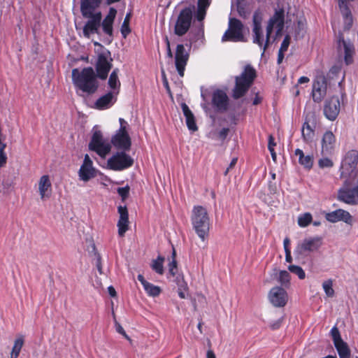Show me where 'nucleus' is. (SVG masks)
I'll list each match as a JSON object with an SVG mask.
<instances>
[{
  "label": "nucleus",
  "instance_id": "1",
  "mask_svg": "<svg viewBox=\"0 0 358 358\" xmlns=\"http://www.w3.org/2000/svg\"><path fill=\"white\" fill-rule=\"evenodd\" d=\"M102 0H80V12L84 18L88 19L83 27V35L90 38L93 34H99L100 27L108 36H113V24L117 10L110 8L103 21L102 14L99 10Z\"/></svg>",
  "mask_w": 358,
  "mask_h": 358
},
{
  "label": "nucleus",
  "instance_id": "2",
  "mask_svg": "<svg viewBox=\"0 0 358 358\" xmlns=\"http://www.w3.org/2000/svg\"><path fill=\"white\" fill-rule=\"evenodd\" d=\"M264 20L263 13L259 9L255 10L252 15V41L262 50V56H264L266 50L271 45V35L275 29V36L281 34L285 24V11L283 9L276 10L273 15L268 20L264 31L262 22Z\"/></svg>",
  "mask_w": 358,
  "mask_h": 358
},
{
  "label": "nucleus",
  "instance_id": "3",
  "mask_svg": "<svg viewBox=\"0 0 358 358\" xmlns=\"http://www.w3.org/2000/svg\"><path fill=\"white\" fill-rule=\"evenodd\" d=\"M96 76L92 67L84 68L80 71L78 69L72 70V80L74 85L88 94L95 93L99 87Z\"/></svg>",
  "mask_w": 358,
  "mask_h": 358
},
{
  "label": "nucleus",
  "instance_id": "4",
  "mask_svg": "<svg viewBox=\"0 0 358 358\" xmlns=\"http://www.w3.org/2000/svg\"><path fill=\"white\" fill-rule=\"evenodd\" d=\"M192 227L199 238L204 241L209 236L210 219L207 209L202 206H194L192 210Z\"/></svg>",
  "mask_w": 358,
  "mask_h": 358
},
{
  "label": "nucleus",
  "instance_id": "5",
  "mask_svg": "<svg viewBox=\"0 0 358 358\" xmlns=\"http://www.w3.org/2000/svg\"><path fill=\"white\" fill-rule=\"evenodd\" d=\"M256 77V72L253 67L247 65L243 72L236 77V85L232 92V96L238 99L243 96L248 91Z\"/></svg>",
  "mask_w": 358,
  "mask_h": 358
},
{
  "label": "nucleus",
  "instance_id": "6",
  "mask_svg": "<svg viewBox=\"0 0 358 358\" xmlns=\"http://www.w3.org/2000/svg\"><path fill=\"white\" fill-rule=\"evenodd\" d=\"M338 199L350 205L358 204V171L355 178L347 179L339 189Z\"/></svg>",
  "mask_w": 358,
  "mask_h": 358
},
{
  "label": "nucleus",
  "instance_id": "7",
  "mask_svg": "<svg viewBox=\"0 0 358 358\" xmlns=\"http://www.w3.org/2000/svg\"><path fill=\"white\" fill-rule=\"evenodd\" d=\"M89 149L95 152L100 157L105 159L111 150V143L103 138L102 132L97 127L92 129V136L89 143Z\"/></svg>",
  "mask_w": 358,
  "mask_h": 358
},
{
  "label": "nucleus",
  "instance_id": "8",
  "mask_svg": "<svg viewBox=\"0 0 358 358\" xmlns=\"http://www.w3.org/2000/svg\"><path fill=\"white\" fill-rule=\"evenodd\" d=\"M245 26L243 23L234 17L229 20V27L222 37V41L246 42L244 34Z\"/></svg>",
  "mask_w": 358,
  "mask_h": 358
},
{
  "label": "nucleus",
  "instance_id": "9",
  "mask_svg": "<svg viewBox=\"0 0 358 358\" xmlns=\"http://www.w3.org/2000/svg\"><path fill=\"white\" fill-rule=\"evenodd\" d=\"M358 163V152L355 150L348 151L344 156L341 166V176L343 178L355 177L356 167Z\"/></svg>",
  "mask_w": 358,
  "mask_h": 358
},
{
  "label": "nucleus",
  "instance_id": "10",
  "mask_svg": "<svg viewBox=\"0 0 358 358\" xmlns=\"http://www.w3.org/2000/svg\"><path fill=\"white\" fill-rule=\"evenodd\" d=\"M194 8V6L186 7L180 12L174 27V32L176 35L183 36L189 30L192 24Z\"/></svg>",
  "mask_w": 358,
  "mask_h": 358
},
{
  "label": "nucleus",
  "instance_id": "11",
  "mask_svg": "<svg viewBox=\"0 0 358 358\" xmlns=\"http://www.w3.org/2000/svg\"><path fill=\"white\" fill-rule=\"evenodd\" d=\"M133 159L124 152H117L108 159V168L113 171H122L131 167Z\"/></svg>",
  "mask_w": 358,
  "mask_h": 358
},
{
  "label": "nucleus",
  "instance_id": "12",
  "mask_svg": "<svg viewBox=\"0 0 358 358\" xmlns=\"http://www.w3.org/2000/svg\"><path fill=\"white\" fill-rule=\"evenodd\" d=\"M322 245L321 237H309L303 239L295 248L294 253L298 256H306L310 252L317 251Z\"/></svg>",
  "mask_w": 358,
  "mask_h": 358
},
{
  "label": "nucleus",
  "instance_id": "13",
  "mask_svg": "<svg viewBox=\"0 0 358 358\" xmlns=\"http://www.w3.org/2000/svg\"><path fill=\"white\" fill-rule=\"evenodd\" d=\"M112 58L110 52L104 50L98 55L96 63V71L97 77L101 80H105L108 77V72L112 68Z\"/></svg>",
  "mask_w": 358,
  "mask_h": 358
},
{
  "label": "nucleus",
  "instance_id": "14",
  "mask_svg": "<svg viewBox=\"0 0 358 358\" xmlns=\"http://www.w3.org/2000/svg\"><path fill=\"white\" fill-rule=\"evenodd\" d=\"M338 51L339 53H343L344 62L346 65L353 63L355 50L353 43L350 41L344 39L343 33L339 31L338 36Z\"/></svg>",
  "mask_w": 358,
  "mask_h": 358
},
{
  "label": "nucleus",
  "instance_id": "15",
  "mask_svg": "<svg viewBox=\"0 0 358 358\" xmlns=\"http://www.w3.org/2000/svg\"><path fill=\"white\" fill-rule=\"evenodd\" d=\"M334 346L340 358H350L351 352L347 343L342 339L338 329L334 326L330 331Z\"/></svg>",
  "mask_w": 358,
  "mask_h": 358
},
{
  "label": "nucleus",
  "instance_id": "16",
  "mask_svg": "<svg viewBox=\"0 0 358 358\" xmlns=\"http://www.w3.org/2000/svg\"><path fill=\"white\" fill-rule=\"evenodd\" d=\"M327 83L324 76H318L313 83L312 97L314 102L320 103L327 94Z\"/></svg>",
  "mask_w": 358,
  "mask_h": 358
},
{
  "label": "nucleus",
  "instance_id": "17",
  "mask_svg": "<svg viewBox=\"0 0 358 358\" xmlns=\"http://www.w3.org/2000/svg\"><path fill=\"white\" fill-rule=\"evenodd\" d=\"M341 110V102L337 96H333L325 101L324 115L329 120H335Z\"/></svg>",
  "mask_w": 358,
  "mask_h": 358
},
{
  "label": "nucleus",
  "instance_id": "18",
  "mask_svg": "<svg viewBox=\"0 0 358 358\" xmlns=\"http://www.w3.org/2000/svg\"><path fill=\"white\" fill-rule=\"evenodd\" d=\"M113 145L121 150H128L131 147V138L127 129L120 128L111 138Z\"/></svg>",
  "mask_w": 358,
  "mask_h": 358
},
{
  "label": "nucleus",
  "instance_id": "19",
  "mask_svg": "<svg viewBox=\"0 0 358 358\" xmlns=\"http://www.w3.org/2000/svg\"><path fill=\"white\" fill-rule=\"evenodd\" d=\"M78 176L80 180L84 182H87L96 176V169L88 155H85L83 163L78 171Z\"/></svg>",
  "mask_w": 358,
  "mask_h": 358
},
{
  "label": "nucleus",
  "instance_id": "20",
  "mask_svg": "<svg viewBox=\"0 0 358 358\" xmlns=\"http://www.w3.org/2000/svg\"><path fill=\"white\" fill-rule=\"evenodd\" d=\"M189 59V53L186 51L182 44L177 45L175 55V64L178 74L182 77Z\"/></svg>",
  "mask_w": 358,
  "mask_h": 358
},
{
  "label": "nucleus",
  "instance_id": "21",
  "mask_svg": "<svg viewBox=\"0 0 358 358\" xmlns=\"http://www.w3.org/2000/svg\"><path fill=\"white\" fill-rule=\"evenodd\" d=\"M270 302L275 307H283L287 301L286 291L280 287H273L268 294Z\"/></svg>",
  "mask_w": 358,
  "mask_h": 358
},
{
  "label": "nucleus",
  "instance_id": "22",
  "mask_svg": "<svg viewBox=\"0 0 358 358\" xmlns=\"http://www.w3.org/2000/svg\"><path fill=\"white\" fill-rule=\"evenodd\" d=\"M118 92H109L100 96L94 103V108L103 110L110 108L117 101Z\"/></svg>",
  "mask_w": 358,
  "mask_h": 358
},
{
  "label": "nucleus",
  "instance_id": "23",
  "mask_svg": "<svg viewBox=\"0 0 358 358\" xmlns=\"http://www.w3.org/2000/svg\"><path fill=\"white\" fill-rule=\"evenodd\" d=\"M38 191L41 200L49 199L52 192V182L48 175L42 176L38 182Z\"/></svg>",
  "mask_w": 358,
  "mask_h": 358
},
{
  "label": "nucleus",
  "instance_id": "24",
  "mask_svg": "<svg viewBox=\"0 0 358 358\" xmlns=\"http://www.w3.org/2000/svg\"><path fill=\"white\" fill-rule=\"evenodd\" d=\"M120 218L117 222L118 234L122 237L129 229V214L126 206H120L117 208Z\"/></svg>",
  "mask_w": 358,
  "mask_h": 358
},
{
  "label": "nucleus",
  "instance_id": "25",
  "mask_svg": "<svg viewBox=\"0 0 358 358\" xmlns=\"http://www.w3.org/2000/svg\"><path fill=\"white\" fill-rule=\"evenodd\" d=\"M326 219L332 223L343 221L347 224H351L352 217L349 212L343 209H338L327 213L326 215Z\"/></svg>",
  "mask_w": 358,
  "mask_h": 358
},
{
  "label": "nucleus",
  "instance_id": "26",
  "mask_svg": "<svg viewBox=\"0 0 358 358\" xmlns=\"http://www.w3.org/2000/svg\"><path fill=\"white\" fill-rule=\"evenodd\" d=\"M213 104L220 111H225L227 109L229 98L226 92L217 90L213 94Z\"/></svg>",
  "mask_w": 358,
  "mask_h": 358
},
{
  "label": "nucleus",
  "instance_id": "27",
  "mask_svg": "<svg viewBox=\"0 0 358 358\" xmlns=\"http://www.w3.org/2000/svg\"><path fill=\"white\" fill-rule=\"evenodd\" d=\"M336 138L331 131L324 133L322 140V152L324 155L331 154L334 148Z\"/></svg>",
  "mask_w": 358,
  "mask_h": 358
},
{
  "label": "nucleus",
  "instance_id": "28",
  "mask_svg": "<svg viewBox=\"0 0 358 358\" xmlns=\"http://www.w3.org/2000/svg\"><path fill=\"white\" fill-rule=\"evenodd\" d=\"M181 108L184 114V116L185 117V122L186 124L191 131H196L198 129V127L196 126L195 118L189 108L188 106L186 103H182L181 105Z\"/></svg>",
  "mask_w": 358,
  "mask_h": 358
},
{
  "label": "nucleus",
  "instance_id": "29",
  "mask_svg": "<svg viewBox=\"0 0 358 358\" xmlns=\"http://www.w3.org/2000/svg\"><path fill=\"white\" fill-rule=\"evenodd\" d=\"M210 5V0H198L197 1V10L196 11V19L201 22L206 15V10Z\"/></svg>",
  "mask_w": 358,
  "mask_h": 358
},
{
  "label": "nucleus",
  "instance_id": "30",
  "mask_svg": "<svg viewBox=\"0 0 358 358\" xmlns=\"http://www.w3.org/2000/svg\"><path fill=\"white\" fill-rule=\"evenodd\" d=\"M339 8L341 10L343 18V29L345 31L349 30L351 28L353 22L351 11L348 6H339Z\"/></svg>",
  "mask_w": 358,
  "mask_h": 358
},
{
  "label": "nucleus",
  "instance_id": "31",
  "mask_svg": "<svg viewBox=\"0 0 358 358\" xmlns=\"http://www.w3.org/2000/svg\"><path fill=\"white\" fill-rule=\"evenodd\" d=\"M295 155L299 157V162L301 165L305 168L310 169L313 164V157L310 155L305 156L303 150L301 149H296L295 150Z\"/></svg>",
  "mask_w": 358,
  "mask_h": 358
},
{
  "label": "nucleus",
  "instance_id": "32",
  "mask_svg": "<svg viewBox=\"0 0 358 358\" xmlns=\"http://www.w3.org/2000/svg\"><path fill=\"white\" fill-rule=\"evenodd\" d=\"M118 69H115L110 73L108 79V85L113 90L112 92H118L120 90V82L118 78Z\"/></svg>",
  "mask_w": 358,
  "mask_h": 358
},
{
  "label": "nucleus",
  "instance_id": "33",
  "mask_svg": "<svg viewBox=\"0 0 358 358\" xmlns=\"http://www.w3.org/2000/svg\"><path fill=\"white\" fill-rule=\"evenodd\" d=\"M301 134L303 138L306 142L312 141L315 135L314 129L307 122H305L303 124Z\"/></svg>",
  "mask_w": 358,
  "mask_h": 358
},
{
  "label": "nucleus",
  "instance_id": "34",
  "mask_svg": "<svg viewBox=\"0 0 358 358\" xmlns=\"http://www.w3.org/2000/svg\"><path fill=\"white\" fill-rule=\"evenodd\" d=\"M23 345H24V338L22 336H20L17 339H15L11 353H10V358H17L18 357Z\"/></svg>",
  "mask_w": 358,
  "mask_h": 358
},
{
  "label": "nucleus",
  "instance_id": "35",
  "mask_svg": "<svg viewBox=\"0 0 358 358\" xmlns=\"http://www.w3.org/2000/svg\"><path fill=\"white\" fill-rule=\"evenodd\" d=\"M143 288L145 292L148 294V295L152 297L159 296L162 291L161 288L159 286L155 285L149 282L148 283H145Z\"/></svg>",
  "mask_w": 358,
  "mask_h": 358
},
{
  "label": "nucleus",
  "instance_id": "36",
  "mask_svg": "<svg viewBox=\"0 0 358 358\" xmlns=\"http://www.w3.org/2000/svg\"><path fill=\"white\" fill-rule=\"evenodd\" d=\"M164 258L159 256L156 259L152 261L151 267L156 273L162 275L164 273Z\"/></svg>",
  "mask_w": 358,
  "mask_h": 358
},
{
  "label": "nucleus",
  "instance_id": "37",
  "mask_svg": "<svg viewBox=\"0 0 358 358\" xmlns=\"http://www.w3.org/2000/svg\"><path fill=\"white\" fill-rule=\"evenodd\" d=\"M313 217L310 213H305L298 217V224L301 227H306L312 222Z\"/></svg>",
  "mask_w": 358,
  "mask_h": 358
},
{
  "label": "nucleus",
  "instance_id": "38",
  "mask_svg": "<svg viewBox=\"0 0 358 358\" xmlns=\"http://www.w3.org/2000/svg\"><path fill=\"white\" fill-rule=\"evenodd\" d=\"M176 250L174 248H173L172 255H171V261L169 264V275L174 277L178 272V268H177V262L176 260Z\"/></svg>",
  "mask_w": 358,
  "mask_h": 358
},
{
  "label": "nucleus",
  "instance_id": "39",
  "mask_svg": "<svg viewBox=\"0 0 358 358\" xmlns=\"http://www.w3.org/2000/svg\"><path fill=\"white\" fill-rule=\"evenodd\" d=\"M322 288L328 297H333L334 296L333 280L331 279L324 281L322 283Z\"/></svg>",
  "mask_w": 358,
  "mask_h": 358
},
{
  "label": "nucleus",
  "instance_id": "40",
  "mask_svg": "<svg viewBox=\"0 0 358 358\" xmlns=\"http://www.w3.org/2000/svg\"><path fill=\"white\" fill-rule=\"evenodd\" d=\"M191 35H192L189 38V47H191V45L192 43L196 42L199 38H201L203 37V23H201L199 25V27L196 31L195 33L191 32Z\"/></svg>",
  "mask_w": 358,
  "mask_h": 358
},
{
  "label": "nucleus",
  "instance_id": "41",
  "mask_svg": "<svg viewBox=\"0 0 358 358\" xmlns=\"http://www.w3.org/2000/svg\"><path fill=\"white\" fill-rule=\"evenodd\" d=\"M288 270L296 275L299 279L301 280H303L306 277V273L304 272V271L303 270V268L299 266H296V265H290L288 266Z\"/></svg>",
  "mask_w": 358,
  "mask_h": 358
},
{
  "label": "nucleus",
  "instance_id": "42",
  "mask_svg": "<svg viewBox=\"0 0 358 358\" xmlns=\"http://www.w3.org/2000/svg\"><path fill=\"white\" fill-rule=\"evenodd\" d=\"M129 19L130 14H127L124 20V22L121 26V33L122 36L125 38L127 35L131 32V29L129 28Z\"/></svg>",
  "mask_w": 358,
  "mask_h": 358
},
{
  "label": "nucleus",
  "instance_id": "43",
  "mask_svg": "<svg viewBox=\"0 0 358 358\" xmlns=\"http://www.w3.org/2000/svg\"><path fill=\"white\" fill-rule=\"evenodd\" d=\"M290 275L287 271H280L279 273L278 281L282 285H286L289 282Z\"/></svg>",
  "mask_w": 358,
  "mask_h": 358
},
{
  "label": "nucleus",
  "instance_id": "44",
  "mask_svg": "<svg viewBox=\"0 0 358 358\" xmlns=\"http://www.w3.org/2000/svg\"><path fill=\"white\" fill-rule=\"evenodd\" d=\"M117 193L122 197V200H124L129 196V187L128 186L119 187L117 189Z\"/></svg>",
  "mask_w": 358,
  "mask_h": 358
},
{
  "label": "nucleus",
  "instance_id": "45",
  "mask_svg": "<svg viewBox=\"0 0 358 358\" xmlns=\"http://www.w3.org/2000/svg\"><path fill=\"white\" fill-rule=\"evenodd\" d=\"M289 43H290V36L289 35H286L281 43L279 50H280V52H286L289 45Z\"/></svg>",
  "mask_w": 358,
  "mask_h": 358
},
{
  "label": "nucleus",
  "instance_id": "46",
  "mask_svg": "<svg viewBox=\"0 0 358 358\" xmlns=\"http://www.w3.org/2000/svg\"><path fill=\"white\" fill-rule=\"evenodd\" d=\"M319 166L321 168H329L333 166V162L329 158L321 159L319 162Z\"/></svg>",
  "mask_w": 358,
  "mask_h": 358
},
{
  "label": "nucleus",
  "instance_id": "47",
  "mask_svg": "<svg viewBox=\"0 0 358 358\" xmlns=\"http://www.w3.org/2000/svg\"><path fill=\"white\" fill-rule=\"evenodd\" d=\"M115 329H116V331L122 334L123 336H124L127 339L129 340V336H127V334H126L125 331L124 330L123 327L119 324V323H115Z\"/></svg>",
  "mask_w": 358,
  "mask_h": 358
},
{
  "label": "nucleus",
  "instance_id": "48",
  "mask_svg": "<svg viewBox=\"0 0 358 358\" xmlns=\"http://www.w3.org/2000/svg\"><path fill=\"white\" fill-rule=\"evenodd\" d=\"M237 161H238V159L236 157H234V158L232 159V160L231 161L229 166L227 167V170L224 172V175L225 176L227 175V173H229L230 169H233L235 166V165L237 163Z\"/></svg>",
  "mask_w": 358,
  "mask_h": 358
},
{
  "label": "nucleus",
  "instance_id": "49",
  "mask_svg": "<svg viewBox=\"0 0 358 358\" xmlns=\"http://www.w3.org/2000/svg\"><path fill=\"white\" fill-rule=\"evenodd\" d=\"M275 145V143L274 142V138L270 135L268 137V148L269 151H273V149H274V146Z\"/></svg>",
  "mask_w": 358,
  "mask_h": 358
},
{
  "label": "nucleus",
  "instance_id": "50",
  "mask_svg": "<svg viewBox=\"0 0 358 358\" xmlns=\"http://www.w3.org/2000/svg\"><path fill=\"white\" fill-rule=\"evenodd\" d=\"M165 41H166V48H167V56L169 58H172L173 54H172L171 47H170V42H169V40L167 36L165 37Z\"/></svg>",
  "mask_w": 358,
  "mask_h": 358
},
{
  "label": "nucleus",
  "instance_id": "51",
  "mask_svg": "<svg viewBox=\"0 0 358 358\" xmlns=\"http://www.w3.org/2000/svg\"><path fill=\"white\" fill-rule=\"evenodd\" d=\"M290 245V241L288 238H285L283 241V246L285 249V252H287V251H291L289 248Z\"/></svg>",
  "mask_w": 358,
  "mask_h": 358
},
{
  "label": "nucleus",
  "instance_id": "52",
  "mask_svg": "<svg viewBox=\"0 0 358 358\" xmlns=\"http://www.w3.org/2000/svg\"><path fill=\"white\" fill-rule=\"evenodd\" d=\"M228 132H229V129L228 128H223L220 132H219V136L220 138L222 139H224L227 134H228Z\"/></svg>",
  "mask_w": 358,
  "mask_h": 358
},
{
  "label": "nucleus",
  "instance_id": "53",
  "mask_svg": "<svg viewBox=\"0 0 358 358\" xmlns=\"http://www.w3.org/2000/svg\"><path fill=\"white\" fill-rule=\"evenodd\" d=\"M284 52H280V50L278 51V59H277V62L278 64H280L282 62V60L284 59Z\"/></svg>",
  "mask_w": 358,
  "mask_h": 358
},
{
  "label": "nucleus",
  "instance_id": "54",
  "mask_svg": "<svg viewBox=\"0 0 358 358\" xmlns=\"http://www.w3.org/2000/svg\"><path fill=\"white\" fill-rule=\"evenodd\" d=\"M309 80H309V78L308 77H306V76H301L298 80V83H299V84L306 83H308Z\"/></svg>",
  "mask_w": 358,
  "mask_h": 358
},
{
  "label": "nucleus",
  "instance_id": "55",
  "mask_svg": "<svg viewBox=\"0 0 358 358\" xmlns=\"http://www.w3.org/2000/svg\"><path fill=\"white\" fill-rule=\"evenodd\" d=\"M285 260L289 263L292 262V257L291 255V251H287V252H285Z\"/></svg>",
  "mask_w": 358,
  "mask_h": 358
},
{
  "label": "nucleus",
  "instance_id": "56",
  "mask_svg": "<svg viewBox=\"0 0 358 358\" xmlns=\"http://www.w3.org/2000/svg\"><path fill=\"white\" fill-rule=\"evenodd\" d=\"M138 280L141 282V283L142 284L143 287L145 286V283H148V282L146 281L145 279H144V277L141 275V274H139L137 277Z\"/></svg>",
  "mask_w": 358,
  "mask_h": 358
},
{
  "label": "nucleus",
  "instance_id": "57",
  "mask_svg": "<svg viewBox=\"0 0 358 358\" xmlns=\"http://www.w3.org/2000/svg\"><path fill=\"white\" fill-rule=\"evenodd\" d=\"M108 293H109V294H110L111 296H115V294H116V292H115V289H114V287H112V286H109V287H108Z\"/></svg>",
  "mask_w": 358,
  "mask_h": 358
},
{
  "label": "nucleus",
  "instance_id": "58",
  "mask_svg": "<svg viewBox=\"0 0 358 358\" xmlns=\"http://www.w3.org/2000/svg\"><path fill=\"white\" fill-rule=\"evenodd\" d=\"M119 122L120 124V128H124V129H127L126 125L127 124V122L123 118H120Z\"/></svg>",
  "mask_w": 358,
  "mask_h": 358
},
{
  "label": "nucleus",
  "instance_id": "59",
  "mask_svg": "<svg viewBox=\"0 0 358 358\" xmlns=\"http://www.w3.org/2000/svg\"><path fill=\"white\" fill-rule=\"evenodd\" d=\"M206 357L207 358H215V355L211 350L207 351Z\"/></svg>",
  "mask_w": 358,
  "mask_h": 358
},
{
  "label": "nucleus",
  "instance_id": "60",
  "mask_svg": "<svg viewBox=\"0 0 358 358\" xmlns=\"http://www.w3.org/2000/svg\"><path fill=\"white\" fill-rule=\"evenodd\" d=\"M96 266H97V269L99 272V273H102V268H101V259L100 258H99L97 259V263H96Z\"/></svg>",
  "mask_w": 358,
  "mask_h": 358
},
{
  "label": "nucleus",
  "instance_id": "61",
  "mask_svg": "<svg viewBox=\"0 0 358 358\" xmlns=\"http://www.w3.org/2000/svg\"><path fill=\"white\" fill-rule=\"evenodd\" d=\"M260 101H261V98L259 97L258 96H256V97L254 99L253 104L257 105L260 103Z\"/></svg>",
  "mask_w": 358,
  "mask_h": 358
},
{
  "label": "nucleus",
  "instance_id": "62",
  "mask_svg": "<svg viewBox=\"0 0 358 358\" xmlns=\"http://www.w3.org/2000/svg\"><path fill=\"white\" fill-rule=\"evenodd\" d=\"M270 152H271V157H272L273 160L275 162L276 160V153H275L274 149H273V151H270Z\"/></svg>",
  "mask_w": 358,
  "mask_h": 358
},
{
  "label": "nucleus",
  "instance_id": "63",
  "mask_svg": "<svg viewBox=\"0 0 358 358\" xmlns=\"http://www.w3.org/2000/svg\"><path fill=\"white\" fill-rule=\"evenodd\" d=\"M164 86L166 88L167 91L170 92V89H169V87L168 82H167L166 79H164Z\"/></svg>",
  "mask_w": 358,
  "mask_h": 358
},
{
  "label": "nucleus",
  "instance_id": "64",
  "mask_svg": "<svg viewBox=\"0 0 358 358\" xmlns=\"http://www.w3.org/2000/svg\"><path fill=\"white\" fill-rule=\"evenodd\" d=\"M178 296L181 298V299H185V293L182 291H180L178 292Z\"/></svg>",
  "mask_w": 358,
  "mask_h": 358
}]
</instances>
